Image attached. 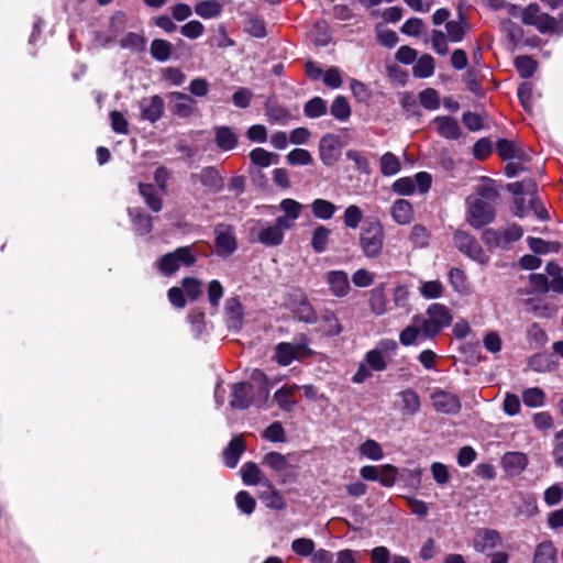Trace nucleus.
<instances>
[{
	"label": "nucleus",
	"mask_w": 563,
	"mask_h": 563,
	"mask_svg": "<svg viewBox=\"0 0 563 563\" xmlns=\"http://www.w3.org/2000/svg\"><path fill=\"white\" fill-rule=\"evenodd\" d=\"M452 322L450 310L441 303H431L423 314H416L399 334L405 346L421 344L435 336Z\"/></svg>",
	"instance_id": "obj_1"
},
{
	"label": "nucleus",
	"mask_w": 563,
	"mask_h": 563,
	"mask_svg": "<svg viewBox=\"0 0 563 563\" xmlns=\"http://www.w3.org/2000/svg\"><path fill=\"white\" fill-rule=\"evenodd\" d=\"M498 192L494 181L484 179L476 186L475 192L466 199V221L474 229H481L495 219V203Z\"/></svg>",
	"instance_id": "obj_2"
},
{
	"label": "nucleus",
	"mask_w": 563,
	"mask_h": 563,
	"mask_svg": "<svg viewBox=\"0 0 563 563\" xmlns=\"http://www.w3.org/2000/svg\"><path fill=\"white\" fill-rule=\"evenodd\" d=\"M269 395L267 378L262 371H254L251 382H240L231 386L230 407L245 410L251 406L261 407Z\"/></svg>",
	"instance_id": "obj_3"
},
{
	"label": "nucleus",
	"mask_w": 563,
	"mask_h": 563,
	"mask_svg": "<svg viewBox=\"0 0 563 563\" xmlns=\"http://www.w3.org/2000/svg\"><path fill=\"white\" fill-rule=\"evenodd\" d=\"M385 232L377 220H366L360 232V247L367 258H377L384 247Z\"/></svg>",
	"instance_id": "obj_4"
},
{
	"label": "nucleus",
	"mask_w": 563,
	"mask_h": 563,
	"mask_svg": "<svg viewBox=\"0 0 563 563\" xmlns=\"http://www.w3.org/2000/svg\"><path fill=\"white\" fill-rule=\"evenodd\" d=\"M196 262V257L191 252L190 246H180L174 252H169L161 256L156 261L157 269L164 276L175 274L181 266L189 267Z\"/></svg>",
	"instance_id": "obj_5"
},
{
	"label": "nucleus",
	"mask_w": 563,
	"mask_h": 563,
	"mask_svg": "<svg viewBox=\"0 0 563 563\" xmlns=\"http://www.w3.org/2000/svg\"><path fill=\"white\" fill-rule=\"evenodd\" d=\"M523 231L520 225L511 224L506 229H486L482 234L483 242L489 249L506 250L511 243L521 239Z\"/></svg>",
	"instance_id": "obj_6"
},
{
	"label": "nucleus",
	"mask_w": 563,
	"mask_h": 563,
	"mask_svg": "<svg viewBox=\"0 0 563 563\" xmlns=\"http://www.w3.org/2000/svg\"><path fill=\"white\" fill-rule=\"evenodd\" d=\"M453 242L456 249L471 260L482 265L489 261V256L484 252L477 240L470 233L463 230L455 231Z\"/></svg>",
	"instance_id": "obj_7"
},
{
	"label": "nucleus",
	"mask_w": 563,
	"mask_h": 563,
	"mask_svg": "<svg viewBox=\"0 0 563 563\" xmlns=\"http://www.w3.org/2000/svg\"><path fill=\"white\" fill-rule=\"evenodd\" d=\"M213 233L218 256L227 258L238 250L236 234L232 225L225 223L217 224Z\"/></svg>",
	"instance_id": "obj_8"
},
{
	"label": "nucleus",
	"mask_w": 563,
	"mask_h": 563,
	"mask_svg": "<svg viewBox=\"0 0 563 563\" xmlns=\"http://www.w3.org/2000/svg\"><path fill=\"white\" fill-rule=\"evenodd\" d=\"M521 21L526 25L534 26L540 33L552 34V27L554 26V16L542 12L541 8L537 3H530L521 11Z\"/></svg>",
	"instance_id": "obj_9"
},
{
	"label": "nucleus",
	"mask_w": 563,
	"mask_h": 563,
	"mask_svg": "<svg viewBox=\"0 0 563 563\" xmlns=\"http://www.w3.org/2000/svg\"><path fill=\"white\" fill-rule=\"evenodd\" d=\"M342 154V144L340 137L335 134H325L319 142V156L321 162L331 167L336 164Z\"/></svg>",
	"instance_id": "obj_10"
},
{
	"label": "nucleus",
	"mask_w": 563,
	"mask_h": 563,
	"mask_svg": "<svg viewBox=\"0 0 563 563\" xmlns=\"http://www.w3.org/2000/svg\"><path fill=\"white\" fill-rule=\"evenodd\" d=\"M432 405L435 411L444 415H456L461 410L460 398L446 390L435 389L431 395Z\"/></svg>",
	"instance_id": "obj_11"
},
{
	"label": "nucleus",
	"mask_w": 563,
	"mask_h": 563,
	"mask_svg": "<svg viewBox=\"0 0 563 563\" xmlns=\"http://www.w3.org/2000/svg\"><path fill=\"white\" fill-rule=\"evenodd\" d=\"M501 538L498 531L493 529H478L474 537V549L477 552L490 555L500 547Z\"/></svg>",
	"instance_id": "obj_12"
},
{
	"label": "nucleus",
	"mask_w": 563,
	"mask_h": 563,
	"mask_svg": "<svg viewBox=\"0 0 563 563\" xmlns=\"http://www.w3.org/2000/svg\"><path fill=\"white\" fill-rule=\"evenodd\" d=\"M496 151L505 161L518 159L519 162H527L530 159V156L523 150L522 144L516 141L499 139L496 142Z\"/></svg>",
	"instance_id": "obj_13"
},
{
	"label": "nucleus",
	"mask_w": 563,
	"mask_h": 563,
	"mask_svg": "<svg viewBox=\"0 0 563 563\" xmlns=\"http://www.w3.org/2000/svg\"><path fill=\"white\" fill-rule=\"evenodd\" d=\"M243 308L238 298L231 297L224 303V321L230 331H240L243 327Z\"/></svg>",
	"instance_id": "obj_14"
},
{
	"label": "nucleus",
	"mask_w": 563,
	"mask_h": 563,
	"mask_svg": "<svg viewBox=\"0 0 563 563\" xmlns=\"http://www.w3.org/2000/svg\"><path fill=\"white\" fill-rule=\"evenodd\" d=\"M500 464L508 476H518L528 466L529 459L522 452L510 451L503 455Z\"/></svg>",
	"instance_id": "obj_15"
},
{
	"label": "nucleus",
	"mask_w": 563,
	"mask_h": 563,
	"mask_svg": "<svg viewBox=\"0 0 563 563\" xmlns=\"http://www.w3.org/2000/svg\"><path fill=\"white\" fill-rule=\"evenodd\" d=\"M128 214L135 234L145 236L152 232L153 218L144 209L139 207L129 208Z\"/></svg>",
	"instance_id": "obj_16"
},
{
	"label": "nucleus",
	"mask_w": 563,
	"mask_h": 563,
	"mask_svg": "<svg viewBox=\"0 0 563 563\" xmlns=\"http://www.w3.org/2000/svg\"><path fill=\"white\" fill-rule=\"evenodd\" d=\"M141 119L155 123L164 113V100L155 95L140 102Z\"/></svg>",
	"instance_id": "obj_17"
},
{
	"label": "nucleus",
	"mask_w": 563,
	"mask_h": 563,
	"mask_svg": "<svg viewBox=\"0 0 563 563\" xmlns=\"http://www.w3.org/2000/svg\"><path fill=\"white\" fill-rule=\"evenodd\" d=\"M325 280L330 291L338 298H343L350 292L351 286L349 276L344 271H330L327 273Z\"/></svg>",
	"instance_id": "obj_18"
},
{
	"label": "nucleus",
	"mask_w": 563,
	"mask_h": 563,
	"mask_svg": "<svg viewBox=\"0 0 563 563\" xmlns=\"http://www.w3.org/2000/svg\"><path fill=\"white\" fill-rule=\"evenodd\" d=\"M191 177L212 192H219L223 188V178L216 167H205L199 173L192 174Z\"/></svg>",
	"instance_id": "obj_19"
},
{
	"label": "nucleus",
	"mask_w": 563,
	"mask_h": 563,
	"mask_svg": "<svg viewBox=\"0 0 563 563\" xmlns=\"http://www.w3.org/2000/svg\"><path fill=\"white\" fill-rule=\"evenodd\" d=\"M306 350L305 344H290L286 342L278 343L275 351V358L278 364L287 366L303 354Z\"/></svg>",
	"instance_id": "obj_20"
},
{
	"label": "nucleus",
	"mask_w": 563,
	"mask_h": 563,
	"mask_svg": "<svg viewBox=\"0 0 563 563\" xmlns=\"http://www.w3.org/2000/svg\"><path fill=\"white\" fill-rule=\"evenodd\" d=\"M172 111L180 118H188L192 114L196 101L188 95L179 91L170 93Z\"/></svg>",
	"instance_id": "obj_21"
},
{
	"label": "nucleus",
	"mask_w": 563,
	"mask_h": 563,
	"mask_svg": "<svg viewBox=\"0 0 563 563\" xmlns=\"http://www.w3.org/2000/svg\"><path fill=\"white\" fill-rule=\"evenodd\" d=\"M263 489L260 493V499L266 507L275 510H283L286 507V500L283 495L273 486L269 479L264 481Z\"/></svg>",
	"instance_id": "obj_22"
},
{
	"label": "nucleus",
	"mask_w": 563,
	"mask_h": 563,
	"mask_svg": "<svg viewBox=\"0 0 563 563\" xmlns=\"http://www.w3.org/2000/svg\"><path fill=\"white\" fill-rule=\"evenodd\" d=\"M214 142L217 146L223 151L229 152L236 147L238 136L229 126H214Z\"/></svg>",
	"instance_id": "obj_23"
},
{
	"label": "nucleus",
	"mask_w": 563,
	"mask_h": 563,
	"mask_svg": "<svg viewBox=\"0 0 563 563\" xmlns=\"http://www.w3.org/2000/svg\"><path fill=\"white\" fill-rule=\"evenodd\" d=\"M244 451L245 445L243 439L241 437L233 438L223 452L224 464L230 468H234Z\"/></svg>",
	"instance_id": "obj_24"
},
{
	"label": "nucleus",
	"mask_w": 563,
	"mask_h": 563,
	"mask_svg": "<svg viewBox=\"0 0 563 563\" xmlns=\"http://www.w3.org/2000/svg\"><path fill=\"white\" fill-rule=\"evenodd\" d=\"M438 132L448 140H457L461 135V129L457 121L451 117H437L434 119Z\"/></svg>",
	"instance_id": "obj_25"
},
{
	"label": "nucleus",
	"mask_w": 563,
	"mask_h": 563,
	"mask_svg": "<svg viewBox=\"0 0 563 563\" xmlns=\"http://www.w3.org/2000/svg\"><path fill=\"white\" fill-rule=\"evenodd\" d=\"M297 389H299L297 385H285L274 394V400L282 410L291 411L295 408L296 400L294 396Z\"/></svg>",
	"instance_id": "obj_26"
},
{
	"label": "nucleus",
	"mask_w": 563,
	"mask_h": 563,
	"mask_svg": "<svg viewBox=\"0 0 563 563\" xmlns=\"http://www.w3.org/2000/svg\"><path fill=\"white\" fill-rule=\"evenodd\" d=\"M391 217L400 225L409 224L413 218L412 206L405 199H398L393 203Z\"/></svg>",
	"instance_id": "obj_27"
},
{
	"label": "nucleus",
	"mask_w": 563,
	"mask_h": 563,
	"mask_svg": "<svg viewBox=\"0 0 563 563\" xmlns=\"http://www.w3.org/2000/svg\"><path fill=\"white\" fill-rule=\"evenodd\" d=\"M139 192L143 197L145 203L153 212H159L163 208V199L158 195L157 189L151 184H139Z\"/></svg>",
	"instance_id": "obj_28"
},
{
	"label": "nucleus",
	"mask_w": 563,
	"mask_h": 563,
	"mask_svg": "<svg viewBox=\"0 0 563 563\" xmlns=\"http://www.w3.org/2000/svg\"><path fill=\"white\" fill-rule=\"evenodd\" d=\"M257 240L265 246H277L284 241V232H280V230L273 224L266 223L261 228Z\"/></svg>",
	"instance_id": "obj_29"
},
{
	"label": "nucleus",
	"mask_w": 563,
	"mask_h": 563,
	"mask_svg": "<svg viewBox=\"0 0 563 563\" xmlns=\"http://www.w3.org/2000/svg\"><path fill=\"white\" fill-rule=\"evenodd\" d=\"M399 397L401 399V412L404 416H415L420 410V397L411 388L400 391Z\"/></svg>",
	"instance_id": "obj_30"
},
{
	"label": "nucleus",
	"mask_w": 563,
	"mask_h": 563,
	"mask_svg": "<svg viewBox=\"0 0 563 563\" xmlns=\"http://www.w3.org/2000/svg\"><path fill=\"white\" fill-rule=\"evenodd\" d=\"M310 209L314 218L328 221L333 218L338 207L329 200L318 198L310 203Z\"/></svg>",
	"instance_id": "obj_31"
},
{
	"label": "nucleus",
	"mask_w": 563,
	"mask_h": 563,
	"mask_svg": "<svg viewBox=\"0 0 563 563\" xmlns=\"http://www.w3.org/2000/svg\"><path fill=\"white\" fill-rule=\"evenodd\" d=\"M368 305L371 311L376 316H383L388 311V301L383 286L371 290Z\"/></svg>",
	"instance_id": "obj_32"
},
{
	"label": "nucleus",
	"mask_w": 563,
	"mask_h": 563,
	"mask_svg": "<svg viewBox=\"0 0 563 563\" xmlns=\"http://www.w3.org/2000/svg\"><path fill=\"white\" fill-rule=\"evenodd\" d=\"M320 322L322 331L329 336H336L343 331V327L332 310H323L320 317Z\"/></svg>",
	"instance_id": "obj_33"
},
{
	"label": "nucleus",
	"mask_w": 563,
	"mask_h": 563,
	"mask_svg": "<svg viewBox=\"0 0 563 563\" xmlns=\"http://www.w3.org/2000/svg\"><path fill=\"white\" fill-rule=\"evenodd\" d=\"M120 46L132 53H143L146 48V38L140 33L129 32L120 40Z\"/></svg>",
	"instance_id": "obj_34"
},
{
	"label": "nucleus",
	"mask_w": 563,
	"mask_h": 563,
	"mask_svg": "<svg viewBox=\"0 0 563 563\" xmlns=\"http://www.w3.org/2000/svg\"><path fill=\"white\" fill-rule=\"evenodd\" d=\"M250 159L252 164L265 168L275 165L279 161V156L273 152H268L263 147H256L250 152Z\"/></svg>",
	"instance_id": "obj_35"
},
{
	"label": "nucleus",
	"mask_w": 563,
	"mask_h": 563,
	"mask_svg": "<svg viewBox=\"0 0 563 563\" xmlns=\"http://www.w3.org/2000/svg\"><path fill=\"white\" fill-rule=\"evenodd\" d=\"M330 113L333 118L341 122H346L352 113L349 101L343 96H338L332 101Z\"/></svg>",
	"instance_id": "obj_36"
},
{
	"label": "nucleus",
	"mask_w": 563,
	"mask_h": 563,
	"mask_svg": "<svg viewBox=\"0 0 563 563\" xmlns=\"http://www.w3.org/2000/svg\"><path fill=\"white\" fill-rule=\"evenodd\" d=\"M444 287L440 280H421L419 283L418 291L424 299H438L443 295Z\"/></svg>",
	"instance_id": "obj_37"
},
{
	"label": "nucleus",
	"mask_w": 563,
	"mask_h": 563,
	"mask_svg": "<svg viewBox=\"0 0 563 563\" xmlns=\"http://www.w3.org/2000/svg\"><path fill=\"white\" fill-rule=\"evenodd\" d=\"M195 12L202 19H213L220 15L222 5L217 0H203L196 4Z\"/></svg>",
	"instance_id": "obj_38"
},
{
	"label": "nucleus",
	"mask_w": 563,
	"mask_h": 563,
	"mask_svg": "<svg viewBox=\"0 0 563 563\" xmlns=\"http://www.w3.org/2000/svg\"><path fill=\"white\" fill-rule=\"evenodd\" d=\"M289 457L290 455H283L278 452H269L264 456V463L274 472L284 474L290 466Z\"/></svg>",
	"instance_id": "obj_39"
},
{
	"label": "nucleus",
	"mask_w": 563,
	"mask_h": 563,
	"mask_svg": "<svg viewBox=\"0 0 563 563\" xmlns=\"http://www.w3.org/2000/svg\"><path fill=\"white\" fill-rule=\"evenodd\" d=\"M533 563H556V551L552 542L545 541L538 544Z\"/></svg>",
	"instance_id": "obj_40"
},
{
	"label": "nucleus",
	"mask_w": 563,
	"mask_h": 563,
	"mask_svg": "<svg viewBox=\"0 0 563 563\" xmlns=\"http://www.w3.org/2000/svg\"><path fill=\"white\" fill-rule=\"evenodd\" d=\"M241 474L245 485L261 484L263 486L266 479L263 478L260 467L253 462L245 463L241 468Z\"/></svg>",
	"instance_id": "obj_41"
},
{
	"label": "nucleus",
	"mask_w": 563,
	"mask_h": 563,
	"mask_svg": "<svg viewBox=\"0 0 563 563\" xmlns=\"http://www.w3.org/2000/svg\"><path fill=\"white\" fill-rule=\"evenodd\" d=\"M172 49H173V46L168 41L162 40V38H155L151 43L150 52L154 59L163 63V62H166L169 59V57L172 55Z\"/></svg>",
	"instance_id": "obj_42"
},
{
	"label": "nucleus",
	"mask_w": 563,
	"mask_h": 563,
	"mask_svg": "<svg viewBox=\"0 0 563 563\" xmlns=\"http://www.w3.org/2000/svg\"><path fill=\"white\" fill-rule=\"evenodd\" d=\"M400 161L394 153L387 152L382 155L379 159L382 175L386 177L394 176L400 172Z\"/></svg>",
	"instance_id": "obj_43"
},
{
	"label": "nucleus",
	"mask_w": 563,
	"mask_h": 563,
	"mask_svg": "<svg viewBox=\"0 0 563 563\" xmlns=\"http://www.w3.org/2000/svg\"><path fill=\"white\" fill-rule=\"evenodd\" d=\"M331 231L324 225H318L314 228L311 238V247L316 253H323L328 247V242Z\"/></svg>",
	"instance_id": "obj_44"
},
{
	"label": "nucleus",
	"mask_w": 563,
	"mask_h": 563,
	"mask_svg": "<svg viewBox=\"0 0 563 563\" xmlns=\"http://www.w3.org/2000/svg\"><path fill=\"white\" fill-rule=\"evenodd\" d=\"M413 76L417 78H428L434 73V59L431 55L424 54L417 59L412 68Z\"/></svg>",
	"instance_id": "obj_45"
},
{
	"label": "nucleus",
	"mask_w": 563,
	"mask_h": 563,
	"mask_svg": "<svg viewBox=\"0 0 563 563\" xmlns=\"http://www.w3.org/2000/svg\"><path fill=\"white\" fill-rule=\"evenodd\" d=\"M449 282L456 292L461 295L470 292L467 278L462 269L456 267L451 268L449 272Z\"/></svg>",
	"instance_id": "obj_46"
},
{
	"label": "nucleus",
	"mask_w": 563,
	"mask_h": 563,
	"mask_svg": "<svg viewBox=\"0 0 563 563\" xmlns=\"http://www.w3.org/2000/svg\"><path fill=\"white\" fill-rule=\"evenodd\" d=\"M327 101L320 97H314L306 102L303 107L305 115L310 119H316L327 113Z\"/></svg>",
	"instance_id": "obj_47"
},
{
	"label": "nucleus",
	"mask_w": 563,
	"mask_h": 563,
	"mask_svg": "<svg viewBox=\"0 0 563 563\" xmlns=\"http://www.w3.org/2000/svg\"><path fill=\"white\" fill-rule=\"evenodd\" d=\"M545 394L541 388L531 387L522 393V401L527 407L538 408L544 405Z\"/></svg>",
	"instance_id": "obj_48"
},
{
	"label": "nucleus",
	"mask_w": 563,
	"mask_h": 563,
	"mask_svg": "<svg viewBox=\"0 0 563 563\" xmlns=\"http://www.w3.org/2000/svg\"><path fill=\"white\" fill-rule=\"evenodd\" d=\"M515 67L522 78H530L537 69V62L530 56L522 55L515 59Z\"/></svg>",
	"instance_id": "obj_49"
},
{
	"label": "nucleus",
	"mask_w": 563,
	"mask_h": 563,
	"mask_svg": "<svg viewBox=\"0 0 563 563\" xmlns=\"http://www.w3.org/2000/svg\"><path fill=\"white\" fill-rule=\"evenodd\" d=\"M266 115L271 123L286 124L290 119V113L287 108L279 104L267 106Z\"/></svg>",
	"instance_id": "obj_50"
},
{
	"label": "nucleus",
	"mask_w": 563,
	"mask_h": 563,
	"mask_svg": "<svg viewBox=\"0 0 563 563\" xmlns=\"http://www.w3.org/2000/svg\"><path fill=\"white\" fill-rule=\"evenodd\" d=\"M360 453L372 461H379L384 457L380 444L371 439L361 444Z\"/></svg>",
	"instance_id": "obj_51"
},
{
	"label": "nucleus",
	"mask_w": 563,
	"mask_h": 563,
	"mask_svg": "<svg viewBox=\"0 0 563 563\" xmlns=\"http://www.w3.org/2000/svg\"><path fill=\"white\" fill-rule=\"evenodd\" d=\"M279 208L285 213L284 216L296 222L301 216L303 205L295 199L286 198L280 201Z\"/></svg>",
	"instance_id": "obj_52"
},
{
	"label": "nucleus",
	"mask_w": 563,
	"mask_h": 563,
	"mask_svg": "<svg viewBox=\"0 0 563 563\" xmlns=\"http://www.w3.org/2000/svg\"><path fill=\"white\" fill-rule=\"evenodd\" d=\"M508 190L516 197L528 196L537 192V185L532 180L516 181L508 185Z\"/></svg>",
	"instance_id": "obj_53"
},
{
	"label": "nucleus",
	"mask_w": 563,
	"mask_h": 563,
	"mask_svg": "<svg viewBox=\"0 0 563 563\" xmlns=\"http://www.w3.org/2000/svg\"><path fill=\"white\" fill-rule=\"evenodd\" d=\"M420 104L427 110H437L440 107L439 92L433 88H427L419 93Z\"/></svg>",
	"instance_id": "obj_54"
},
{
	"label": "nucleus",
	"mask_w": 563,
	"mask_h": 563,
	"mask_svg": "<svg viewBox=\"0 0 563 563\" xmlns=\"http://www.w3.org/2000/svg\"><path fill=\"white\" fill-rule=\"evenodd\" d=\"M365 361L366 364L371 367V369L375 372L385 371L387 367V362L385 360L384 353L378 349L368 351L365 355Z\"/></svg>",
	"instance_id": "obj_55"
},
{
	"label": "nucleus",
	"mask_w": 563,
	"mask_h": 563,
	"mask_svg": "<svg viewBox=\"0 0 563 563\" xmlns=\"http://www.w3.org/2000/svg\"><path fill=\"white\" fill-rule=\"evenodd\" d=\"M398 478V468L391 464H384L379 471V484L384 487H393Z\"/></svg>",
	"instance_id": "obj_56"
},
{
	"label": "nucleus",
	"mask_w": 563,
	"mask_h": 563,
	"mask_svg": "<svg viewBox=\"0 0 563 563\" xmlns=\"http://www.w3.org/2000/svg\"><path fill=\"white\" fill-rule=\"evenodd\" d=\"M346 158L349 161H352L355 165V168L362 173V174H369L371 173V165L367 157L357 150H349L346 152Z\"/></svg>",
	"instance_id": "obj_57"
},
{
	"label": "nucleus",
	"mask_w": 563,
	"mask_h": 563,
	"mask_svg": "<svg viewBox=\"0 0 563 563\" xmlns=\"http://www.w3.org/2000/svg\"><path fill=\"white\" fill-rule=\"evenodd\" d=\"M314 542L309 538H298L291 542V550L300 556H311L314 551Z\"/></svg>",
	"instance_id": "obj_58"
},
{
	"label": "nucleus",
	"mask_w": 563,
	"mask_h": 563,
	"mask_svg": "<svg viewBox=\"0 0 563 563\" xmlns=\"http://www.w3.org/2000/svg\"><path fill=\"white\" fill-rule=\"evenodd\" d=\"M287 162L292 166H306L312 163L311 154L303 148H295L287 155Z\"/></svg>",
	"instance_id": "obj_59"
},
{
	"label": "nucleus",
	"mask_w": 563,
	"mask_h": 563,
	"mask_svg": "<svg viewBox=\"0 0 563 563\" xmlns=\"http://www.w3.org/2000/svg\"><path fill=\"white\" fill-rule=\"evenodd\" d=\"M235 503L239 510L244 515L253 514L255 509V499L245 490H241L235 496Z\"/></svg>",
	"instance_id": "obj_60"
},
{
	"label": "nucleus",
	"mask_w": 563,
	"mask_h": 563,
	"mask_svg": "<svg viewBox=\"0 0 563 563\" xmlns=\"http://www.w3.org/2000/svg\"><path fill=\"white\" fill-rule=\"evenodd\" d=\"M466 24L460 21H448L445 24L446 33L445 35L449 41L453 43L461 42L465 35Z\"/></svg>",
	"instance_id": "obj_61"
},
{
	"label": "nucleus",
	"mask_w": 563,
	"mask_h": 563,
	"mask_svg": "<svg viewBox=\"0 0 563 563\" xmlns=\"http://www.w3.org/2000/svg\"><path fill=\"white\" fill-rule=\"evenodd\" d=\"M363 219V212L360 207L355 205L349 206L344 211V224L346 228L356 229L358 228Z\"/></svg>",
	"instance_id": "obj_62"
},
{
	"label": "nucleus",
	"mask_w": 563,
	"mask_h": 563,
	"mask_svg": "<svg viewBox=\"0 0 563 563\" xmlns=\"http://www.w3.org/2000/svg\"><path fill=\"white\" fill-rule=\"evenodd\" d=\"M393 302L395 307L409 310V289L406 285H397L393 292Z\"/></svg>",
	"instance_id": "obj_63"
},
{
	"label": "nucleus",
	"mask_w": 563,
	"mask_h": 563,
	"mask_svg": "<svg viewBox=\"0 0 563 563\" xmlns=\"http://www.w3.org/2000/svg\"><path fill=\"white\" fill-rule=\"evenodd\" d=\"M429 231L426 227L421 224H416L412 227L411 233H410V241L412 244L417 247H424L429 243Z\"/></svg>",
	"instance_id": "obj_64"
}]
</instances>
